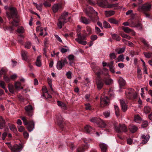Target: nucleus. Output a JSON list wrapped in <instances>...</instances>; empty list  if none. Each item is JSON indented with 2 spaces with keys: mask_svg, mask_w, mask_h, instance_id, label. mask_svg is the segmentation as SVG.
<instances>
[{
  "mask_svg": "<svg viewBox=\"0 0 152 152\" xmlns=\"http://www.w3.org/2000/svg\"><path fill=\"white\" fill-rule=\"evenodd\" d=\"M114 129L117 133H121L126 132L128 131L126 126L124 124H118L116 122L113 124Z\"/></svg>",
  "mask_w": 152,
  "mask_h": 152,
  "instance_id": "obj_1",
  "label": "nucleus"
},
{
  "mask_svg": "<svg viewBox=\"0 0 152 152\" xmlns=\"http://www.w3.org/2000/svg\"><path fill=\"white\" fill-rule=\"evenodd\" d=\"M68 13L66 12H63L61 16L58 19V22L57 23V26L59 28L62 27V26L67 22L66 19Z\"/></svg>",
  "mask_w": 152,
  "mask_h": 152,
  "instance_id": "obj_2",
  "label": "nucleus"
},
{
  "mask_svg": "<svg viewBox=\"0 0 152 152\" xmlns=\"http://www.w3.org/2000/svg\"><path fill=\"white\" fill-rule=\"evenodd\" d=\"M6 144H7L12 152H20L23 148L22 145L20 144H15L12 146L10 143L7 142Z\"/></svg>",
  "mask_w": 152,
  "mask_h": 152,
  "instance_id": "obj_3",
  "label": "nucleus"
},
{
  "mask_svg": "<svg viewBox=\"0 0 152 152\" xmlns=\"http://www.w3.org/2000/svg\"><path fill=\"white\" fill-rule=\"evenodd\" d=\"M126 95L127 98L129 99H134L137 97L135 91L132 89H128L126 91Z\"/></svg>",
  "mask_w": 152,
  "mask_h": 152,
  "instance_id": "obj_4",
  "label": "nucleus"
},
{
  "mask_svg": "<svg viewBox=\"0 0 152 152\" xmlns=\"http://www.w3.org/2000/svg\"><path fill=\"white\" fill-rule=\"evenodd\" d=\"M77 38L75 39V40L79 44L83 45H85L87 44L86 41H83L86 38V36L85 35H82L81 33H78L77 35Z\"/></svg>",
  "mask_w": 152,
  "mask_h": 152,
  "instance_id": "obj_5",
  "label": "nucleus"
},
{
  "mask_svg": "<svg viewBox=\"0 0 152 152\" xmlns=\"http://www.w3.org/2000/svg\"><path fill=\"white\" fill-rule=\"evenodd\" d=\"M67 64L68 62L66 58L61 59L60 61L57 62L56 67L58 69L60 70Z\"/></svg>",
  "mask_w": 152,
  "mask_h": 152,
  "instance_id": "obj_6",
  "label": "nucleus"
},
{
  "mask_svg": "<svg viewBox=\"0 0 152 152\" xmlns=\"http://www.w3.org/2000/svg\"><path fill=\"white\" fill-rule=\"evenodd\" d=\"M10 12H7L6 14L9 19L14 18L17 17V15L15 9L13 7H10L9 8Z\"/></svg>",
  "mask_w": 152,
  "mask_h": 152,
  "instance_id": "obj_7",
  "label": "nucleus"
},
{
  "mask_svg": "<svg viewBox=\"0 0 152 152\" xmlns=\"http://www.w3.org/2000/svg\"><path fill=\"white\" fill-rule=\"evenodd\" d=\"M109 100L107 96H101L100 100V107L102 108L109 104Z\"/></svg>",
  "mask_w": 152,
  "mask_h": 152,
  "instance_id": "obj_8",
  "label": "nucleus"
},
{
  "mask_svg": "<svg viewBox=\"0 0 152 152\" xmlns=\"http://www.w3.org/2000/svg\"><path fill=\"white\" fill-rule=\"evenodd\" d=\"M26 114L29 116H31L33 115L34 109L31 105H28L25 107Z\"/></svg>",
  "mask_w": 152,
  "mask_h": 152,
  "instance_id": "obj_9",
  "label": "nucleus"
},
{
  "mask_svg": "<svg viewBox=\"0 0 152 152\" xmlns=\"http://www.w3.org/2000/svg\"><path fill=\"white\" fill-rule=\"evenodd\" d=\"M104 69L107 73V75L104 77L103 81L106 85H110L112 83V80L110 78V76L108 74V69Z\"/></svg>",
  "mask_w": 152,
  "mask_h": 152,
  "instance_id": "obj_10",
  "label": "nucleus"
},
{
  "mask_svg": "<svg viewBox=\"0 0 152 152\" xmlns=\"http://www.w3.org/2000/svg\"><path fill=\"white\" fill-rule=\"evenodd\" d=\"M151 5L150 3H146L143 4L140 8L144 11H148L151 9Z\"/></svg>",
  "mask_w": 152,
  "mask_h": 152,
  "instance_id": "obj_11",
  "label": "nucleus"
},
{
  "mask_svg": "<svg viewBox=\"0 0 152 152\" xmlns=\"http://www.w3.org/2000/svg\"><path fill=\"white\" fill-rule=\"evenodd\" d=\"M120 104L122 110L124 112H125L127 109V107L126 102L123 99L120 100Z\"/></svg>",
  "mask_w": 152,
  "mask_h": 152,
  "instance_id": "obj_12",
  "label": "nucleus"
},
{
  "mask_svg": "<svg viewBox=\"0 0 152 152\" xmlns=\"http://www.w3.org/2000/svg\"><path fill=\"white\" fill-rule=\"evenodd\" d=\"M61 8V4H55L52 7V10L54 13L56 12L58 10Z\"/></svg>",
  "mask_w": 152,
  "mask_h": 152,
  "instance_id": "obj_13",
  "label": "nucleus"
},
{
  "mask_svg": "<svg viewBox=\"0 0 152 152\" xmlns=\"http://www.w3.org/2000/svg\"><path fill=\"white\" fill-rule=\"evenodd\" d=\"M103 79L98 80L96 82V84L98 90H100L103 87L104 83L103 82Z\"/></svg>",
  "mask_w": 152,
  "mask_h": 152,
  "instance_id": "obj_14",
  "label": "nucleus"
},
{
  "mask_svg": "<svg viewBox=\"0 0 152 152\" xmlns=\"http://www.w3.org/2000/svg\"><path fill=\"white\" fill-rule=\"evenodd\" d=\"M34 123L32 121H30L28 122L27 129L29 132L32 131L34 128Z\"/></svg>",
  "mask_w": 152,
  "mask_h": 152,
  "instance_id": "obj_15",
  "label": "nucleus"
},
{
  "mask_svg": "<svg viewBox=\"0 0 152 152\" xmlns=\"http://www.w3.org/2000/svg\"><path fill=\"white\" fill-rule=\"evenodd\" d=\"M85 131L87 133H93L94 132V130L91 126L87 125L84 128Z\"/></svg>",
  "mask_w": 152,
  "mask_h": 152,
  "instance_id": "obj_16",
  "label": "nucleus"
},
{
  "mask_svg": "<svg viewBox=\"0 0 152 152\" xmlns=\"http://www.w3.org/2000/svg\"><path fill=\"white\" fill-rule=\"evenodd\" d=\"M141 139L142 141L141 143L143 144H145L148 140L149 139V135L145 136V135L142 134L141 136Z\"/></svg>",
  "mask_w": 152,
  "mask_h": 152,
  "instance_id": "obj_17",
  "label": "nucleus"
},
{
  "mask_svg": "<svg viewBox=\"0 0 152 152\" xmlns=\"http://www.w3.org/2000/svg\"><path fill=\"white\" fill-rule=\"evenodd\" d=\"M108 4L106 0H102L99 3L100 7L105 8H107Z\"/></svg>",
  "mask_w": 152,
  "mask_h": 152,
  "instance_id": "obj_18",
  "label": "nucleus"
},
{
  "mask_svg": "<svg viewBox=\"0 0 152 152\" xmlns=\"http://www.w3.org/2000/svg\"><path fill=\"white\" fill-rule=\"evenodd\" d=\"M85 12L86 14L88 15L89 14L93 13L95 12V11L92 7L88 6L86 8Z\"/></svg>",
  "mask_w": 152,
  "mask_h": 152,
  "instance_id": "obj_19",
  "label": "nucleus"
},
{
  "mask_svg": "<svg viewBox=\"0 0 152 152\" xmlns=\"http://www.w3.org/2000/svg\"><path fill=\"white\" fill-rule=\"evenodd\" d=\"M80 21L81 22L85 24H88L90 23V20L86 18L83 17H81L80 18Z\"/></svg>",
  "mask_w": 152,
  "mask_h": 152,
  "instance_id": "obj_20",
  "label": "nucleus"
},
{
  "mask_svg": "<svg viewBox=\"0 0 152 152\" xmlns=\"http://www.w3.org/2000/svg\"><path fill=\"white\" fill-rule=\"evenodd\" d=\"M129 129L130 132L132 133H134L137 130V127L133 125H130L129 126Z\"/></svg>",
  "mask_w": 152,
  "mask_h": 152,
  "instance_id": "obj_21",
  "label": "nucleus"
},
{
  "mask_svg": "<svg viewBox=\"0 0 152 152\" xmlns=\"http://www.w3.org/2000/svg\"><path fill=\"white\" fill-rule=\"evenodd\" d=\"M11 23L12 26H10L8 28V30L10 31L14 30V29L13 28V26H16L18 25V22L15 20H13V21L11 22Z\"/></svg>",
  "mask_w": 152,
  "mask_h": 152,
  "instance_id": "obj_22",
  "label": "nucleus"
},
{
  "mask_svg": "<svg viewBox=\"0 0 152 152\" xmlns=\"http://www.w3.org/2000/svg\"><path fill=\"white\" fill-rule=\"evenodd\" d=\"M15 89L17 90H19L23 88L21 86V83L19 82H16L15 83Z\"/></svg>",
  "mask_w": 152,
  "mask_h": 152,
  "instance_id": "obj_23",
  "label": "nucleus"
},
{
  "mask_svg": "<svg viewBox=\"0 0 152 152\" xmlns=\"http://www.w3.org/2000/svg\"><path fill=\"white\" fill-rule=\"evenodd\" d=\"M91 67L93 70L94 71L96 74L99 76L100 74L101 70L100 68L97 66H96L95 67H93L91 66Z\"/></svg>",
  "mask_w": 152,
  "mask_h": 152,
  "instance_id": "obj_24",
  "label": "nucleus"
},
{
  "mask_svg": "<svg viewBox=\"0 0 152 152\" xmlns=\"http://www.w3.org/2000/svg\"><path fill=\"white\" fill-rule=\"evenodd\" d=\"M99 146L101 149L102 152H106L107 149V145L106 144L102 143H100L99 145Z\"/></svg>",
  "mask_w": 152,
  "mask_h": 152,
  "instance_id": "obj_25",
  "label": "nucleus"
},
{
  "mask_svg": "<svg viewBox=\"0 0 152 152\" xmlns=\"http://www.w3.org/2000/svg\"><path fill=\"white\" fill-rule=\"evenodd\" d=\"M67 58L69 61L70 65L72 66L75 59V56L73 55H70L68 56Z\"/></svg>",
  "mask_w": 152,
  "mask_h": 152,
  "instance_id": "obj_26",
  "label": "nucleus"
},
{
  "mask_svg": "<svg viewBox=\"0 0 152 152\" xmlns=\"http://www.w3.org/2000/svg\"><path fill=\"white\" fill-rule=\"evenodd\" d=\"M21 54L23 59L26 60L27 58L28 53L26 51L22 50L21 52Z\"/></svg>",
  "mask_w": 152,
  "mask_h": 152,
  "instance_id": "obj_27",
  "label": "nucleus"
},
{
  "mask_svg": "<svg viewBox=\"0 0 152 152\" xmlns=\"http://www.w3.org/2000/svg\"><path fill=\"white\" fill-rule=\"evenodd\" d=\"M120 87L121 88L122 87L124 86L125 85V81L122 77H120L119 80Z\"/></svg>",
  "mask_w": 152,
  "mask_h": 152,
  "instance_id": "obj_28",
  "label": "nucleus"
},
{
  "mask_svg": "<svg viewBox=\"0 0 152 152\" xmlns=\"http://www.w3.org/2000/svg\"><path fill=\"white\" fill-rule=\"evenodd\" d=\"M5 121L2 118V117L0 116V129H2L5 125Z\"/></svg>",
  "mask_w": 152,
  "mask_h": 152,
  "instance_id": "obj_29",
  "label": "nucleus"
},
{
  "mask_svg": "<svg viewBox=\"0 0 152 152\" xmlns=\"http://www.w3.org/2000/svg\"><path fill=\"white\" fill-rule=\"evenodd\" d=\"M33 3L38 10H39V11L42 10V3L37 4L36 3L34 2Z\"/></svg>",
  "mask_w": 152,
  "mask_h": 152,
  "instance_id": "obj_30",
  "label": "nucleus"
},
{
  "mask_svg": "<svg viewBox=\"0 0 152 152\" xmlns=\"http://www.w3.org/2000/svg\"><path fill=\"white\" fill-rule=\"evenodd\" d=\"M105 14L107 17H108L113 15L115 13L114 11H105Z\"/></svg>",
  "mask_w": 152,
  "mask_h": 152,
  "instance_id": "obj_31",
  "label": "nucleus"
},
{
  "mask_svg": "<svg viewBox=\"0 0 152 152\" xmlns=\"http://www.w3.org/2000/svg\"><path fill=\"white\" fill-rule=\"evenodd\" d=\"M41 56H38L36 61V64L37 66H40L41 65V63L40 61L41 58Z\"/></svg>",
  "mask_w": 152,
  "mask_h": 152,
  "instance_id": "obj_32",
  "label": "nucleus"
},
{
  "mask_svg": "<svg viewBox=\"0 0 152 152\" xmlns=\"http://www.w3.org/2000/svg\"><path fill=\"white\" fill-rule=\"evenodd\" d=\"M9 90L10 92L13 94L15 91V88L13 85L9 84L8 85Z\"/></svg>",
  "mask_w": 152,
  "mask_h": 152,
  "instance_id": "obj_33",
  "label": "nucleus"
},
{
  "mask_svg": "<svg viewBox=\"0 0 152 152\" xmlns=\"http://www.w3.org/2000/svg\"><path fill=\"white\" fill-rule=\"evenodd\" d=\"M135 121L137 123H140L142 120L141 118L138 115H135L134 117Z\"/></svg>",
  "mask_w": 152,
  "mask_h": 152,
  "instance_id": "obj_34",
  "label": "nucleus"
},
{
  "mask_svg": "<svg viewBox=\"0 0 152 152\" xmlns=\"http://www.w3.org/2000/svg\"><path fill=\"white\" fill-rule=\"evenodd\" d=\"M112 36L113 38L116 40L117 41H119L121 39L120 37L117 34H112Z\"/></svg>",
  "mask_w": 152,
  "mask_h": 152,
  "instance_id": "obj_35",
  "label": "nucleus"
},
{
  "mask_svg": "<svg viewBox=\"0 0 152 152\" xmlns=\"http://www.w3.org/2000/svg\"><path fill=\"white\" fill-rule=\"evenodd\" d=\"M122 28L123 30L126 33H129L132 31V30L128 27L123 26Z\"/></svg>",
  "mask_w": 152,
  "mask_h": 152,
  "instance_id": "obj_36",
  "label": "nucleus"
},
{
  "mask_svg": "<svg viewBox=\"0 0 152 152\" xmlns=\"http://www.w3.org/2000/svg\"><path fill=\"white\" fill-rule=\"evenodd\" d=\"M118 4L117 3L113 4H108L107 8H115V9H117L118 8Z\"/></svg>",
  "mask_w": 152,
  "mask_h": 152,
  "instance_id": "obj_37",
  "label": "nucleus"
},
{
  "mask_svg": "<svg viewBox=\"0 0 152 152\" xmlns=\"http://www.w3.org/2000/svg\"><path fill=\"white\" fill-rule=\"evenodd\" d=\"M48 85H49V86H50V90L51 91H53V87H52V80L50 78L48 77Z\"/></svg>",
  "mask_w": 152,
  "mask_h": 152,
  "instance_id": "obj_38",
  "label": "nucleus"
},
{
  "mask_svg": "<svg viewBox=\"0 0 152 152\" xmlns=\"http://www.w3.org/2000/svg\"><path fill=\"white\" fill-rule=\"evenodd\" d=\"M108 21L110 23L113 24H117L118 23V21L113 18H110L108 19Z\"/></svg>",
  "mask_w": 152,
  "mask_h": 152,
  "instance_id": "obj_39",
  "label": "nucleus"
},
{
  "mask_svg": "<svg viewBox=\"0 0 152 152\" xmlns=\"http://www.w3.org/2000/svg\"><path fill=\"white\" fill-rule=\"evenodd\" d=\"M85 109L87 110H93L90 104L89 103L85 104Z\"/></svg>",
  "mask_w": 152,
  "mask_h": 152,
  "instance_id": "obj_40",
  "label": "nucleus"
},
{
  "mask_svg": "<svg viewBox=\"0 0 152 152\" xmlns=\"http://www.w3.org/2000/svg\"><path fill=\"white\" fill-rule=\"evenodd\" d=\"M99 124V126L102 128L105 127L106 126V124L105 122L103 120L100 119Z\"/></svg>",
  "mask_w": 152,
  "mask_h": 152,
  "instance_id": "obj_41",
  "label": "nucleus"
},
{
  "mask_svg": "<svg viewBox=\"0 0 152 152\" xmlns=\"http://www.w3.org/2000/svg\"><path fill=\"white\" fill-rule=\"evenodd\" d=\"M114 107L115 114L116 116H118L119 114V109L118 106L116 105L114 106Z\"/></svg>",
  "mask_w": 152,
  "mask_h": 152,
  "instance_id": "obj_42",
  "label": "nucleus"
},
{
  "mask_svg": "<svg viewBox=\"0 0 152 152\" xmlns=\"http://www.w3.org/2000/svg\"><path fill=\"white\" fill-rule=\"evenodd\" d=\"M150 108L148 106H146L144 108V111L145 113H148L150 111Z\"/></svg>",
  "mask_w": 152,
  "mask_h": 152,
  "instance_id": "obj_43",
  "label": "nucleus"
},
{
  "mask_svg": "<svg viewBox=\"0 0 152 152\" xmlns=\"http://www.w3.org/2000/svg\"><path fill=\"white\" fill-rule=\"evenodd\" d=\"M24 31V29L22 26L19 27L17 31L19 33H23Z\"/></svg>",
  "mask_w": 152,
  "mask_h": 152,
  "instance_id": "obj_44",
  "label": "nucleus"
},
{
  "mask_svg": "<svg viewBox=\"0 0 152 152\" xmlns=\"http://www.w3.org/2000/svg\"><path fill=\"white\" fill-rule=\"evenodd\" d=\"M57 104L58 106H60L62 108H64L66 107V105L64 103L62 102L61 101H57Z\"/></svg>",
  "mask_w": 152,
  "mask_h": 152,
  "instance_id": "obj_45",
  "label": "nucleus"
},
{
  "mask_svg": "<svg viewBox=\"0 0 152 152\" xmlns=\"http://www.w3.org/2000/svg\"><path fill=\"white\" fill-rule=\"evenodd\" d=\"M103 26L105 28H110V24L106 21H104L103 23Z\"/></svg>",
  "mask_w": 152,
  "mask_h": 152,
  "instance_id": "obj_46",
  "label": "nucleus"
},
{
  "mask_svg": "<svg viewBox=\"0 0 152 152\" xmlns=\"http://www.w3.org/2000/svg\"><path fill=\"white\" fill-rule=\"evenodd\" d=\"M43 95L46 98H51V96L48 94V91H47V92L45 93H43Z\"/></svg>",
  "mask_w": 152,
  "mask_h": 152,
  "instance_id": "obj_47",
  "label": "nucleus"
},
{
  "mask_svg": "<svg viewBox=\"0 0 152 152\" xmlns=\"http://www.w3.org/2000/svg\"><path fill=\"white\" fill-rule=\"evenodd\" d=\"M9 127L11 130L14 132H15L17 131L14 125L12 124L10 125L9 126Z\"/></svg>",
  "mask_w": 152,
  "mask_h": 152,
  "instance_id": "obj_48",
  "label": "nucleus"
},
{
  "mask_svg": "<svg viewBox=\"0 0 152 152\" xmlns=\"http://www.w3.org/2000/svg\"><path fill=\"white\" fill-rule=\"evenodd\" d=\"M143 54L146 58H149L151 57L152 53L144 52Z\"/></svg>",
  "mask_w": 152,
  "mask_h": 152,
  "instance_id": "obj_49",
  "label": "nucleus"
},
{
  "mask_svg": "<svg viewBox=\"0 0 152 152\" xmlns=\"http://www.w3.org/2000/svg\"><path fill=\"white\" fill-rule=\"evenodd\" d=\"M125 48H124L120 49L118 51V49H116L115 51L117 52L118 54H120L124 52Z\"/></svg>",
  "mask_w": 152,
  "mask_h": 152,
  "instance_id": "obj_50",
  "label": "nucleus"
},
{
  "mask_svg": "<svg viewBox=\"0 0 152 152\" xmlns=\"http://www.w3.org/2000/svg\"><path fill=\"white\" fill-rule=\"evenodd\" d=\"M121 36L122 37L126 38L128 39H130L131 37L129 35L125 34L124 33H122L121 34Z\"/></svg>",
  "mask_w": 152,
  "mask_h": 152,
  "instance_id": "obj_51",
  "label": "nucleus"
},
{
  "mask_svg": "<svg viewBox=\"0 0 152 152\" xmlns=\"http://www.w3.org/2000/svg\"><path fill=\"white\" fill-rule=\"evenodd\" d=\"M72 72L70 71H69L66 72V75L68 79H71L72 78Z\"/></svg>",
  "mask_w": 152,
  "mask_h": 152,
  "instance_id": "obj_52",
  "label": "nucleus"
},
{
  "mask_svg": "<svg viewBox=\"0 0 152 152\" xmlns=\"http://www.w3.org/2000/svg\"><path fill=\"white\" fill-rule=\"evenodd\" d=\"M118 61L123 62L124 59V57L123 55H120L118 58Z\"/></svg>",
  "mask_w": 152,
  "mask_h": 152,
  "instance_id": "obj_53",
  "label": "nucleus"
},
{
  "mask_svg": "<svg viewBox=\"0 0 152 152\" xmlns=\"http://www.w3.org/2000/svg\"><path fill=\"white\" fill-rule=\"evenodd\" d=\"M140 39L142 42L144 44V45L146 47H148L149 45L146 42V41L144 38H141Z\"/></svg>",
  "mask_w": 152,
  "mask_h": 152,
  "instance_id": "obj_54",
  "label": "nucleus"
},
{
  "mask_svg": "<svg viewBox=\"0 0 152 152\" xmlns=\"http://www.w3.org/2000/svg\"><path fill=\"white\" fill-rule=\"evenodd\" d=\"M109 57L111 59H115L116 58L115 54L114 53H110L109 55Z\"/></svg>",
  "mask_w": 152,
  "mask_h": 152,
  "instance_id": "obj_55",
  "label": "nucleus"
},
{
  "mask_svg": "<svg viewBox=\"0 0 152 152\" xmlns=\"http://www.w3.org/2000/svg\"><path fill=\"white\" fill-rule=\"evenodd\" d=\"M103 115L104 117L105 118L109 117L110 115V112L108 111H107L104 112L103 113Z\"/></svg>",
  "mask_w": 152,
  "mask_h": 152,
  "instance_id": "obj_56",
  "label": "nucleus"
},
{
  "mask_svg": "<svg viewBox=\"0 0 152 152\" xmlns=\"http://www.w3.org/2000/svg\"><path fill=\"white\" fill-rule=\"evenodd\" d=\"M130 26L132 27H141V24L140 23H138L137 24H131Z\"/></svg>",
  "mask_w": 152,
  "mask_h": 152,
  "instance_id": "obj_57",
  "label": "nucleus"
},
{
  "mask_svg": "<svg viewBox=\"0 0 152 152\" xmlns=\"http://www.w3.org/2000/svg\"><path fill=\"white\" fill-rule=\"evenodd\" d=\"M24 38V37L22 35H20L18 37V42L21 44H23V40L21 39Z\"/></svg>",
  "mask_w": 152,
  "mask_h": 152,
  "instance_id": "obj_58",
  "label": "nucleus"
},
{
  "mask_svg": "<svg viewBox=\"0 0 152 152\" xmlns=\"http://www.w3.org/2000/svg\"><path fill=\"white\" fill-rule=\"evenodd\" d=\"M25 47L27 49L30 48L31 46V43L29 42H27L25 44Z\"/></svg>",
  "mask_w": 152,
  "mask_h": 152,
  "instance_id": "obj_59",
  "label": "nucleus"
},
{
  "mask_svg": "<svg viewBox=\"0 0 152 152\" xmlns=\"http://www.w3.org/2000/svg\"><path fill=\"white\" fill-rule=\"evenodd\" d=\"M50 2H48L47 1H45L44 3L43 4L45 7H50L51 6V4Z\"/></svg>",
  "mask_w": 152,
  "mask_h": 152,
  "instance_id": "obj_60",
  "label": "nucleus"
},
{
  "mask_svg": "<svg viewBox=\"0 0 152 152\" xmlns=\"http://www.w3.org/2000/svg\"><path fill=\"white\" fill-rule=\"evenodd\" d=\"M69 50V49L67 48H61V51L62 53H64L67 52Z\"/></svg>",
  "mask_w": 152,
  "mask_h": 152,
  "instance_id": "obj_61",
  "label": "nucleus"
},
{
  "mask_svg": "<svg viewBox=\"0 0 152 152\" xmlns=\"http://www.w3.org/2000/svg\"><path fill=\"white\" fill-rule=\"evenodd\" d=\"M86 30L87 32L88 33V34H90L91 33V29L90 27L87 26Z\"/></svg>",
  "mask_w": 152,
  "mask_h": 152,
  "instance_id": "obj_62",
  "label": "nucleus"
},
{
  "mask_svg": "<svg viewBox=\"0 0 152 152\" xmlns=\"http://www.w3.org/2000/svg\"><path fill=\"white\" fill-rule=\"evenodd\" d=\"M5 83L2 81H0V86L2 88H5Z\"/></svg>",
  "mask_w": 152,
  "mask_h": 152,
  "instance_id": "obj_63",
  "label": "nucleus"
},
{
  "mask_svg": "<svg viewBox=\"0 0 152 152\" xmlns=\"http://www.w3.org/2000/svg\"><path fill=\"white\" fill-rule=\"evenodd\" d=\"M4 78L7 82H9L10 80V78L6 75L4 76Z\"/></svg>",
  "mask_w": 152,
  "mask_h": 152,
  "instance_id": "obj_64",
  "label": "nucleus"
}]
</instances>
